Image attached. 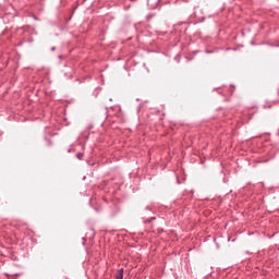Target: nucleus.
Wrapping results in <instances>:
<instances>
[{
    "mask_svg": "<svg viewBox=\"0 0 279 279\" xmlns=\"http://www.w3.org/2000/svg\"><path fill=\"white\" fill-rule=\"evenodd\" d=\"M117 279H123V269L118 271Z\"/></svg>",
    "mask_w": 279,
    "mask_h": 279,
    "instance_id": "nucleus-1",
    "label": "nucleus"
}]
</instances>
